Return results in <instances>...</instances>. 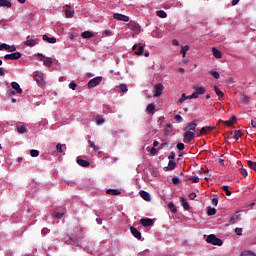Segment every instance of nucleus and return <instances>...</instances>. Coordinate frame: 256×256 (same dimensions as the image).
<instances>
[{"instance_id": "1", "label": "nucleus", "mask_w": 256, "mask_h": 256, "mask_svg": "<svg viewBox=\"0 0 256 256\" xmlns=\"http://www.w3.org/2000/svg\"><path fill=\"white\" fill-rule=\"evenodd\" d=\"M206 241L208 243H211V245H217L218 247H221V245H223V240H221L220 238H217L215 234L208 235L206 238Z\"/></svg>"}, {"instance_id": "2", "label": "nucleus", "mask_w": 256, "mask_h": 256, "mask_svg": "<svg viewBox=\"0 0 256 256\" xmlns=\"http://www.w3.org/2000/svg\"><path fill=\"white\" fill-rule=\"evenodd\" d=\"M101 81H103V77L101 76L91 79L87 84L88 89H93V87H97V85L101 84Z\"/></svg>"}, {"instance_id": "3", "label": "nucleus", "mask_w": 256, "mask_h": 256, "mask_svg": "<svg viewBox=\"0 0 256 256\" xmlns=\"http://www.w3.org/2000/svg\"><path fill=\"white\" fill-rule=\"evenodd\" d=\"M4 59L6 61H9V60L10 61H17V60L21 59V52H14L12 54H6L4 56Z\"/></svg>"}, {"instance_id": "4", "label": "nucleus", "mask_w": 256, "mask_h": 256, "mask_svg": "<svg viewBox=\"0 0 256 256\" xmlns=\"http://www.w3.org/2000/svg\"><path fill=\"white\" fill-rule=\"evenodd\" d=\"M183 131H194L195 133H197V131H199V128H197V121L194 120L188 123L187 126L183 128Z\"/></svg>"}, {"instance_id": "5", "label": "nucleus", "mask_w": 256, "mask_h": 256, "mask_svg": "<svg viewBox=\"0 0 256 256\" xmlns=\"http://www.w3.org/2000/svg\"><path fill=\"white\" fill-rule=\"evenodd\" d=\"M163 89H165L163 87V84L158 83L154 86V94L153 97H161V95H163Z\"/></svg>"}, {"instance_id": "6", "label": "nucleus", "mask_w": 256, "mask_h": 256, "mask_svg": "<svg viewBox=\"0 0 256 256\" xmlns=\"http://www.w3.org/2000/svg\"><path fill=\"white\" fill-rule=\"evenodd\" d=\"M128 28L131 29V31H134L136 35H139L141 33V26L137 24L136 22L131 21L128 24Z\"/></svg>"}, {"instance_id": "7", "label": "nucleus", "mask_w": 256, "mask_h": 256, "mask_svg": "<svg viewBox=\"0 0 256 256\" xmlns=\"http://www.w3.org/2000/svg\"><path fill=\"white\" fill-rule=\"evenodd\" d=\"M195 139V132L187 131L184 133V143H191Z\"/></svg>"}, {"instance_id": "8", "label": "nucleus", "mask_w": 256, "mask_h": 256, "mask_svg": "<svg viewBox=\"0 0 256 256\" xmlns=\"http://www.w3.org/2000/svg\"><path fill=\"white\" fill-rule=\"evenodd\" d=\"M140 223L143 227H153L155 222L151 218H141Z\"/></svg>"}, {"instance_id": "9", "label": "nucleus", "mask_w": 256, "mask_h": 256, "mask_svg": "<svg viewBox=\"0 0 256 256\" xmlns=\"http://www.w3.org/2000/svg\"><path fill=\"white\" fill-rule=\"evenodd\" d=\"M31 36H27L26 37V41L24 42V45H26V47H35V45H37L39 43V39H30Z\"/></svg>"}, {"instance_id": "10", "label": "nucleus", "mask_w": 256, "mask_h": 256, "mask_svg": "<svg viewBox=\"0 0 256 256\" xmlns=\"http://www.w3.org/2000/svg\"><path fill=\"white\" fill-rule=\"evenodd\" d=\"M34 79L38 83L39 87H43L45 85V81L43 78V73L37 72L36 75L34 76Z\"/></svg>"}, {"instance_id": "11", "label": "nucleus", "mask_w": 256, "mask_h": 256, "mask_svg": "<svg viewBox=\"0 0 256 256\" xmlns=\"http://www.w3.org/2000/svg\"><path fill=\"white\" fill-rule=\"evenodd\" d=\"M38 57H42L43 63L45 65V67H52L53 66V58L51 57H45L43 56V54H38Z\"/></svg>"}, {"instance_id": "12", "label": "nucleus", "mask_w": 256, "mask_h": 256, "mask_svg": "<svg viewBox=\"0 0 256 256\" xmlns=\"http://www.w3.org/2000/svg\"><path fill=\"white\" fill-rule=\"evenodd\" d=\"M113 18L116 19L117 21H124V22H129V16L123 15V14H119V13H115L113 15Z\"/></svg>"}, {"instance_id": "13", "label": "nucleus", "mask_w": 256, "mask_h": 256, "mask_svg": "<svg viewBox=\"0 0 256 256\" xmlns=\"http://www.w3.org/2000/svg\"><path fill=\"white\" fill-rule=\"evenodd\" d=\"M130 232L133 235V237H135L138 240H141V232H139V230H137V228L135 227H130Z\"/></svg>"}, {"instance_id": "14", "label": "nucleus", "mask_w": 256, "mask_h": 256, "mask_svg": "<svg viewBox=\"0 0 256 256\" xmlns=\"http://www.w3.org/2000/svg\"><path fill=\"white\" fill-rule=\"evenodd\" d=\"M137 44H135L132 49L133 51H135V55H143V51H145V47L143 46H139L138 49H137Z\"/></svg>"}, {"instance_id": "15", "label": "nucleus", "mask_w": 256, "mask_h": 256, "mask_svg": "<svg viewBox=\"0 0 256 256\" xmlns=\"http://www.w3.org/2000/svg\"><path fill=\"white\" fill-rule=\"evenodd\" d=\"M152 37H154L155 39H161V37H163V33L161 32V29L156 28L155 30H153Z\"/></svg>"}, {"instance_id": "16", "label": "nucleus", "mask_w": 256, "mask_h": 256, "mask_svg": "<svg viewBox=\"0 0 256 256\" xmlns=\"http://www.w3.org/2000/svg\"><path fill=\"white\" fill-rule=\"evenodd\" d=\"M140 197H142V199H144V201H151V194H149L145 190L140 191Z\"/></svg>"}, {"instance_id": "17", "label": "nucleus", "mask_w": 256, "mask_h": 256, "mask_svg": "<svg viewBox=\"0 0 256 256\" xmlns=\"http://www.w3.org/2000/svg\"><path fill=\"white\" fill-rule=\"evenodd\" d=\"M11 87H12V89H14V91H16V93H18V94L23 93V89H21V86L17 82H12Z\"/></svg>"}, {"instance_id": "18", "label": "nucleus", "mask_w": 256, "mask_h": 256, "mask_svg": "<svg viewBox=\"0 0 256 256\" xmlns=\"http://www.w3.org/2000/svg\"><path fill=\"white\" fill-rule=\"evenodd\" d=\"M76 162L78 163V165H80V167H89L91 165V163H89V161L78 158L76 160Z\"/></svg>"}, {"instance_id": "19", "label": "nucleus", "mask_w": 256, "mask_h": 256, "mask_svg": "<svg viewBox=\"0 0 256 256\" xmlns=\"http://www.w3.org/2000/svg\"><path fill=\"white\" fill-rule=\"evenodd\" d=\"M180 202L182 204V207L185 211H189L190 206H189V202H187V200L184 197H180Z\"/></svg>"}, {"instance_id": "20", "label": "nucleus", "mask_w": 256, "mask_h": 256, "mask_svg": "<svg viewBox=\"0 0 256 256\" xmlns=\"http://www.w3.org/2000/svg\"><path fill=\"white\" fill-rule=\"evenodd\" d=\"M212 53L216 59H221V57H223V54L221 53V51H219V49L215 47L212 48Z\"/></svg>"}, {"instance_id": "21", "label": "nucleus", "mask_w": 256, "mask_h": 256, "mask_svg": "<svg viewBox=\"0 0 256 256\" xmlns=\"http://www.w3.org/2000/svg\"><path fill=\"white\" fill-rule=\"evenodd\" d=\"M146 111L149 115L155 114V104L153 103L148 104Z\"/></svg>"}, {"instance_id": "22", "label": "nucleus", "mask_w": 256, "mask_h": 256, "mask_svg": "<svg viewBox=\"0 0 256 256\" xmlns=\"http://www.w3.org/2000/svg\"><path fill=\"white\" fill-rule=\"evenodd\" d=\"M193 89L198 95H205V87L193 86Z\"/></svg>"}, {"instance_id": "23", "label": "nucleus", "mask_w": 256, "mask_h": 256, "mask_svg": "<svg viewBox=\"0 0 256 256\" xmlns=\"http://www.w3.org/2000/svg\"><path fill=\"white\" fill-rule=\"evenodd\" d=\"M43 41H47L48 43H57V38L49 37L48 35H43Z\"/></svg>"}, {"instance_id": "24", "label": "nucleus", "mask_w": 256, "mask_h": 256, "mask_svg": "<svg viewBox=\"0 0 256 256\" xmlns=\"http://www.w3.org/2000/svg\"><path fill=\"white\" fill-rule=\"evenodd\" d=\"M81 37H82V39H91V37H94V34L91 31H84L81 34Z\"/></svg>"}, {"instance_id": "25", "label": "nucleus", "mask_w": 256, "mask_h": 256, "mask_svg": "<svg viewBox=\"0 0 256 256\" xmlns=\"http://www.w3.org/2000/svg\"><path fill=\"white\" fill-rule=\"evenodd\" d=\"M239 217H241V214H239V212H236L235 215L230 218V223L232 225H235V223L239 221Z\"/></svg>"}, {"instance_id": "26", "label": "nucleus", "mask_w": 256, "mask_h": 256, "mask_svg": "<svg viewBox=\"0 0 256 256\" xmlns=\"http://www.w3.org/2000/svg\"><path fill=\"white\" fill-rule=\"evenodd\" d=\"M235 121H237V117L232 116L229 120L225 121L224 123L228 127H233V124L235 123Z\"/></svg>"}, {"instance_id": "27", "label": "nucleus", "mask_w": 256, "mask_h": 256, "mask_svg": "<svg viewBox=\"0 0 256 256\" xmlns=\"http://www.w3.org/2000/svg\"><path fill=\"white\" fill-rule=\"evenodd\" d=\"M206 211H207V215H208L209 217H211L212 215H215V213H217V209H215V208H213V207H211V206H208V207L206 208Z\"/></svg>"}, {"instance_id": "28", "label": "nucleus", "mask_w": 256, "mask_h": 256, "mask_svg": "<svg viewBox=\"0 0 256 256\" xmlns=\"http://www.w3.org/2000/svg\"><path fill=\"white\" fill-rule=\"evenodd\" d=\"M173 132V124L168 123L164 129L165 135H169V133Z\"/></svg>"}, {"instance_id": "29", "label": "nucleus", "mask_w": 256, "mask_h": 256, "mask_svg": "<svg viewBox=\"0 0 256 256\" xmlns=\"http://www.w3.org/2000/svg\"><path fill=\"white\" fill-rule=\"evenodd\" d=\"M157 17H160V19H167V12L164 10H158L156 12Z\"/></svg>"}, {"instance_id": "30", "label": "nucleus", "mask_w": 256, "mask_h": 256, "mask_svg": "<svg viewBox=\"0 0 256 256\" xmlns=\"http://www.w3.org/2000/svg\"><path fill=\"white\" fill-rule=\"evenodd\" d=\"M175 167H177V163L173 160H169L168 167H167L168 171H173Z\"/></svg>"}, {"instance_id": "31", "label": "nucleus", "mask_w": 256, "mask_h": 256, "mask_svg": "<svg viewBox=\"0 0 256 256\" xmlns=\"http://www.w3.org/2000/svg\"><path fill=\"white\" fill-rule=\"evenodd\" d=\"M106 193L107 195H121V191L117 189H108Z\"/></svg>"}, {"instance_id": "32", "label": "nucleus", "mask_w": 256, "mask_h": 256, "mask_svg": "<svg viewBox=\"0 0 256 256\" xmlns=\"http://www.w3.org/2000/svg\"><path fill=\"white\" fill-rule=\"evenodd\" d=\"M11 2L9 0H0V7H11Z\"/></svg>"}, {"instance_id": "33", "label": "nucleus", "mask_w": 256, "mask_h": 256, "mask_svg": "<svg viewBox=\"0 0 256 256\" xmlns=\"http://www.w3.org/2000/svg\"><path fill=\"white\" fill-rule=\"evenodd\" d=\"M74 15H75V11H71L69 9L65 10V16L67 17V19H73Z\"/></svg>"}, {"instance_id": "34", "label": "nucleus", "mask_w": 256, "mask_h": 256, "mask_svg": "<svg viewBox=\"0 0 256 256\" xmlns=\"http://www.w3.org/2000/svg\"><path fill=\"white\" fill-rule=\"evenodd\" d=\"M167 207L172 213H177V207L173 202L168 203Z\"/></svg>"}, {"instance_id": "35", "label": "nucleus", "mask_w": 256, "mask_h": 256, "mask_svg": "<svg viewBox=\"0 0 256 256\" xmlns=\"http://www.w3.org/2000/svg\"><path fill=\"white\" fill-rule=\"evenodd\" d=\"M251 98H249V96H247L246 94H240V100L247 104L250 101Z\"/></svg>"}, {"instance_id": "36", "label": "nucleus", "mask_w": 256, "mask_h": 256, "mask_svg": "<svg viewBox=\"0 0 256 256\" xmlns=\"http://www.w3.org/2000/svg\"><path fill=\"white\" fill-rule=\"evenodd\" d=\"M17 131H18V133H20V134L27 133V127H25V126H23V125H18V126H17Z\"/></svg>"}, {"instance_id": "37", "label": "nucleus", "mask_w": 256, "mask_h": 256, "mask_svg": "<svg viewBox=\"0 0 256 256\" xmlns=\"http://www.w3.org/2000/svg\"><path fill=\"white\" fill-rule=\"evenodd\" d=\"M187 99H189V96L185 95V93L182 94V96L180 97V99L177 102V105H181L184 101H187Z\"/></svg>"}, {"instance_id": "38", "label": "nucleus", "mask_w": 256, "mask_h": 256, "mask_svg": "<svg viewBox=\"0 0 256 256\" xmlns=\"http://www.w3.org/2000/svg\"><path fill=\"white\" fill-rule=\"evenodd\" d=\"M239 137H243V132H241V130H236L233 138L235 141H239Z\"/></svg>"}, {"instance_id": "39", "label": "nucleus", "mask_w": 256, "mask_h": 256, "mask_svg": "<svg viewBox=\"0 0 256 256\" xmlns=\"http://www.w3.org/2000/svg\"><path fill=\"white\" fill-rule=\"evenodd\" d=\"M199 131H200L201 135H207V131H213V128H211V127H202V129L199 130Z\"/></svg>"}, {"instance_id": "40", "label": "nucleus", "mask_w": 256, "mask_h": 256, "mask_svg": "<svg viewBox=\"0 0 256 256\" xmlns=\"http://www.w3.org/2000/svg\"><path fill=\"white\" fill-rule=\"evenodd\" d=\"M187 51H189V46L188 45L182 46V49L180 51L182 57H185L187 55Z\"/></svg>"}, {"instance_id": "41", "label": "nucleus", "mask_w": 256, "mask_h": 256, "mask_svg": "<svg viewBox=\"0 0 256 256\" xmlns=\"http://www.w3.org/2000/svg\"><path fill=\"white\" fill-rule=\"evenodd\" d=\"M247 165H248V167H250V169H253L254 171H256V162L249 160L247 162Z\"/></svg>"}, {"instance_id": "42", "label": "nucleus", "mask_w": 256, "mask_h": 256, "mask_svg": "<svg viewBox=\"0 0 256 256\" xmlns=\"http://www.w3.org/2000/svg\"><path fill=\"white\" fill-rule=\"evenodd\" d=\"M223 191H225L227 197H231V190H229V186H222Z\"/></svg>"}, {"instance_id": "43", "label": "nucleus", "mask_w": 256, "mask_h": 256, "mask_svg": "<svg viewBox=\"0 0 256 256\" xmlns=\"http://www.w3.org/2000/svg\"><path fill=\"white\" fill-rule=\"evenodd\" d=\"M214 91L218 97H223V92L219 89V87L214 86Z\"/></svg>"}, {"instance_id": "44", "label": "nucleus", "mask_w": 256, "mask_h": 256, "mask_svg": "<svg viewBox=\"0 0 256 256\" xmlns=\"http://www.w3.org/2000/svg\"><path fill=\"white\" fill-rule=\"evenodd\" d=\"M188 181H192V183H199V177L198 176H190L188 178Z\"/></svg>"}, {"instance_id": "45", "label": "nucleus", "mask_w": 256, "mask_h": 256, "mask_svg": "<svg viewBox=\"0 0 256 256\" xmlns=\"http://www.w3.org/2000/svg\"><path fill=\"white\" fill-rule=\"evenodd\" d=\"M241 256H255V253L251 252L249 250H246V251L242 252Z\"/></svg>"}, {"instance_id": "46", "label": "nucleus", "mask_w": 256, "mask_h": 256, "mask_svg": "<svg viewBox=\"0 0 256 256\" xmlns=\"http://www.w3.org/2000/svg\"><path fill=\"white\" fill-rule=\"evenodd\" d=\"M88 143L90 147L94 149V151H99V147H97L94 142H92L91 140H88Z\"/></svg>"}, {"instance_id": "47", "label": "nucleus", "mask_w": 256, "mask_h": 256, "mask_svg": "<svg viewBox=\"0 0 256 256\" xmlns=\"http://www.w3.org/2000/svg\"><path fill=\"white\" fill-rule=\"evenodd\" d=\"M30 155H31V157H39V151L35 150V149H32L30 151Z\"/></svg>"}, {"instance_id": "48", "label": "nucleus", "mask_w": 256, "mask_h": 256, "mask_svg": "<svg viewBox=\"0 0 256 256\" xmlns=\"http://www.w3.org/2000/svg\"><path fill=\"white\" fill-rule=\"evenodd\" d=\"M119 89L120 91H122V93H127L128 91L127 86L125 84H120Z\"/></svg>"}, {"instance_id": "49", "label": "nucleus", "mask_w": 256, "mask_h": 256, "mask_svg": "<svg viewBox=\"0 0 256 256\" xmlns=\"http://www.w3.org/2000/svg\"><path fill=\"white\" fill-rule=\"evenodd\" d=\"M210 75H212V77H214V79H219V77H220L219 72H217V71H210Z\"/></svg>"}, {"instance_id": "50", "label": "nucleus", "mask_w": 256, "mask_h": 256, "mask_svg": "<svg viewBox=\"0 0 256 256\" xmlns=\"http://www.w3.org/2000/svg\"><path fill=\"white\" fill-rule=\"evenodd\" d=\"M3 49H4L5 51H9V45H8V44H5V43L1 44V45H0V51H3Z\"/></svg>"}, {"instance_id": "51", "label": "nucleus", "mask_w": 256, "mask_h": 256, "mask_svg": "<svg viewBox=\"0 0 256 256\" xmlns=\"http://www.w3.org/2000/svg\"><path fill=\"white\" fill-rule=\"evenodd\" d=\"M198 97H199V94L194 91L191 95L188 96V99H197Z\"/></svg>"}, {"instance_id": "52", "label": "nucleus", "mask_w": 256, "mask_h": 256, "mask_svg": "<svg viewBox=\"0 0 256 256\" xmlns=\"http://www.w3.org/2000/svg\"><path fill=\"white\" fill-rule=\"evenodd\" d=\"M56 150L58 153H63V144L59 143L56 145Z\"/></svg>"}, {"instance_id": "53", "label": "nucleus", "mask_w": 256, "mask_h": 256, "mask_svg": "<svg viewBox=\"0 0 256 256\" xmlns=\"http://www.w3.org/2000/svg\"><path fill=\"white\" fill-rule=\"evenodd\" d=\"M0 25H2V27H6V25H9V21L7 19H1Z\"/></svg>"}, {"instance_id": "54", "label": "nucleus", "mask_w": 256, "mask_h": 256, "mask_svg": "<svg viewBox=\"0 0 256 256\" xmlns=\"http://www.w3.org/2000/svg\"><path fill=\"white\" fill-rule=\"evenodd\" d=\"M175 121H177L178 123H181L183 121V117H181V115L177 114L174 116Z\"/></svg>"}, {"instance_id": "55", "label": "nucleus", "mask_w": 256, "mask_h": 256, "mask_svg": "<svg viewBox=\"0 0 256 256\" xmlns=\"http://www.w3.org/2000/svg\"><path fill=\"white\" fill-rule=\"evenodd\" d=\"M176 147L179 151H183V149H185V144L179 142Z\"/></svg>"}, {"instance_id": "56", "label": "nucleus", "mask_w": 256, "mask_h": 256, "mask_svg": "<svg viewBox=\"0 0 256 256\" xmlns=\"http://www.w3.org/2000/svg\"><path fill=\"white\" fill-rule=\"evenodd\" d=\"M172 183H173L174 185H179V183H181V180H179L178 177H173V178H172Z\"/></svg>"}, {"instance_id": "57", "label": "nucleus", "mask_w": 256, "mask_h": 256, "mask_svg": "<svg viewBox=\"0 0 256 256\" xmlns=\"http://www.w3.org/2000/svg\"><path fill=\"white\" fill-rule=\"evenodd\" d=\"M69 88L72 89V91H75V89H77V84L75 82H70Z\"/></svg>"}, {"instance_id": "58", "label": "nucleus", "mask_w": 256, "mask_h": 256, "mask_svg": "<svg viewBox=\"0 0 256 256\" xmlns=\"http://www.w3.org/2000/svg\"><path fill=\"white\" fill-rule=\"evenodd\" d=\"M197 197V194L195 193V192H192V193H190L189 194V199L191 200V201H194V199Z\"/></svg>"}, {"instance_id": "59", "label": "nucleus", "mask_w": 256, "mask_h": 256, "mask_svg": "<svg viewBox=\"0 0 256 256\" xmlns=\"http://www.w3.org/2000/svg\"><path fill=\"white\" fill-rule=\"evenodd\" d=\"M96 123H97V125H103V123H105V119L97 118Z\"/></svg>"}, {"instance_id": "60", "label": "nucleus", "mask_w": 256, "mask_h": 256, "mask_svg": "<svg viewBox=\"0 0 256 256\" xmlns=\"http://www.w3.org/2000/svg\"><path fill=\"white\" fill-rule=\"evenodd\" d=\"M235 233H236V235H243V229L242 228H236Z\"/></svg>"}, {"instance_id": "61", "label": "nucleus", "mask_w": 256, "mask_h": 256, "mask_svg": "<svg viewBox=\"0 0 256 256\" xmlns=\"http://www.w3.org/2000/svg\"><path fill=\"white\" fill-rule=\"evenodd\" d=\"M63 213H59V212H56L55 214H54V217L56 218V219H61L62 217H63Z\"/></svg>"}, {"instance_id": "62", "label": "nucleus", "mask_w": 256, "mask_h": 256, "mask_svg": "<svg viewBox=\"0 0 256 256\" xmlns=\"http://www.w3.org/2000/svg\"><path fill=\"white\" fill-rule=\"evenodd\" d=\"M218 203H219V199L218 198H213L212 199V205H214V207H217Z\"/></svg>"}, {"instance_id": "63", "label": "nucleus", "mask_w": 256, "mask_h": 256, "mask_svg": "<svg viewBox=\"0 0 256 256\" xmlns=\"http://www.w3.org/2000/svg\"><path fill=\"white\" fill-rule=\"evenodd\" d=\"M9 53H14V51H17V48L15 46H10L8 48Z\"/></svg>"}, {"instance_id": "64", "label": "nucleus", "mask_w": 256, "mask_h": 256, "mask_svg": "<svg viewBox=\"0 0 256 256\" xmlns=\"http://www.w3.org/2000/svg\"><path fill=\"white\" fill-rule=\"evenodd\" d=\"M151 155H157V149L155 147L150 150Z\"/></svg>"}]
</instances>
